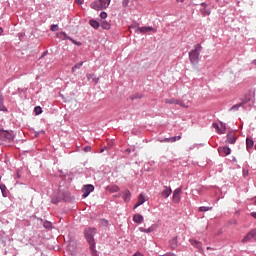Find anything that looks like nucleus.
Returning a JSON list of instances; mask_svg holds the SVG:
<instances>
[{
	"mask_svg": "<svg viewBox=\"0 0 256 256\" xmlns=\"http://www.w3.org/2000/svg\"><path fill=\"white\" fill-rule=\"evenodd\" d=\"M177 1V3H183V1H185V0H176Z\"/></svg>",
	"mask_w": 256,
	"mask_h": 256,
	"instance_id": "nucleus-45",
	"label": "nucleus"
},
{
	"mask_svg": "<svg viewBox=\"0 0 256 256\" xmlns=\"http://www.w3.org/2000/svg\"><path fill=\"white\" fill-rule=\"evenodd\" d=\"M251 217H253L254 219H256V212H251Z\"/></svg>",
	"mask_w": 256,
	"mask_h": 256,
	"instance_id": "nucleus-40",
	"label": "nucleus"
},
{
	"mask_svg": "<svg viewBox=\"0 0 256 256\" xmlns=\"http://www.w3.org/2000/svg\"><path fill=\"white\" fill-rule=\"evenodd\" d=\"M95 229L94 228H86L84 230V235L91 247V249H93V247H95V239L93 237H95Z\"/></svg>",
	"mask_w": 256,
	"mask_h": 256,
	"instance_id": "nucleus-3",
	"label": "nucleus"
},
{
	"mask_svg": "<svg viewBox=\"0 0 256 256\" xmlns=\"http://www.w3.org/2000/svg\"><path fill=\"white\" fill-rule=\"evenodd\" d=\"M141 233H153V231H155V227L151 226L150 228L146 229L143 227L139 228Z\"/></svg>",
	"mask_w": 256,
	"mask_h": 256,
	"instance_id": "nucleus-16",
	"label": "nucleus"
},
{
	"mask_svg": "<svg viewBox=\"0 0 256 256\" xmlns=\"http://www.w3.org/2000/svg\"><path fill=\"white\" fill-rule=\"evenodd\" d=\"M252 239L256 241V228L250 230L249 233L244 236V238L242 239V243H249V241H251Z\"/></svg>",
	"mask_w": 256,
	"mask_h": 256,
	"instance_id": "nucleus-6",
	"label": "nucleus"
},
{
	"mask_svg": "<svg viewBox=\"0 0 256 256\" xmlns=\"http://www.w3.org/2000/svg\"><path fill=\"white\" fill-rule=\"evenodd\" d=\"M127 152H128V153H131V149H127Z\"/></svg>",
	"mask_w": 256,
	"mask_h": 256,
	"instance_id": "nucleus-49",
	"label": "nucleus"
},
{
	"mask_svg": "<svg viewBox=\"0 0 256 256\" xmlns=\"http://www.w3.org/2000/svg\"><path fill=\"white\" fill-rule=\"evenodd\" d=\"M3 34V28L0 27V35Z\"/></svg>",
	"mask_w": 256,
	"mask_h": 256,
	"instance_id": "nucleus-46",
	"label": "nucleus"
},
{
	"mask_svg": "<svg viewBox=\"0 0 256 256\" xmlns=\"http://www.w3.org/2000/svg\"><path fill=\"white\" fill-rule=\"evenodd\" d=\"M254 205H256V200L254 201Z\"/></svg>",
	"mask_w": 256,
	"mask_h": 256,
	"instance_id": "nucleus-51",
	"label": "nucleus"
},
{
	"mask_svg": "<svg viewBox=\"0 0 256 256\" xmlns=\"http://www.w3.org/2000/svg\"><path fill=\"white\" fill-rule=\"evenodd\" d=\"M200 12L202 15H211V11H208L207 8H202Z\"/></svg>",
	"mask_w": 256,
	"mask_h": 256,
	"instance_id": "nucleus-28",
	"label": "nucleus"
},
{
	"mask_svg": "<svg viewBox=\"0 0 256 256\" xmlns=\"http://www.w3.org/2000/svg\"><path fill=\"white\" fill-rule=\"evenodd\" d=\"M218 153L221 155V157H227V155H231V148L227 146L219 147Z\"/></svg>",
	"mask_w": 256,
	"mask_h": 256,
	"instance_id": "nucleus-8",
	"label": "nucleus"
},
{
	"mask_svg": "<svg viewBox=\"0 0 256 256\" xmlns=\"http://www.w3.org/2000/svg\"><path fill=\"white\" fill-rule=\"evenodd\" d=\"M171 193H173V190H171V188L165 186L164 190L161 192V197H163L164 199H167V197L171 196Z\"/></svg>",
	"mask_w": 256,
	"mask_h": 256,
	"instance_id": "nucleus-10",
	"label": "nucleus"
},
{
	"mask_svg": "<svg viewBox=\"0 0 256 256\" xmlns=\"http://www.w3.org/2000/svg\"><path fill=\"white\" fill-rule=\"evenodd\" d=\"M145 201H147V199H145V195L140 194L138 196V201H137L136 205H134V209H137V207H140V205H143V203H145Z\"/></svg>",
	"mask_w": 256,
	"mask_h": 256,
	"instance_id": "nucleus-12",
	"label": "nucleus"
},
{
	"mask_svg": "<svg viewBox=\"0 0 256 256\" xmlns=\"http://www.w3.org/2000/svg\"><path fill=\"white\" fill-rule=\"evenodd\" d=\"M253 145H254L253 139L247 138L246 139V149H247V151H251V149H253Z\"/></svg>",
	"mask_w": 256,
	"mask_h": 256,
	"instance_id": "nucleus-14",
	"label": "nucleus"
},
{
	"mask_svg": "<svg viewBox=\"0 0 256 256\" xmlns=\"http://www.w3.org/2000/svg\"><path fill=\"white\" fill-rule=\"evenodd\" d=\"M248 173H249V172L243 170V175H244V177H247Z\"/></svg>",
	"mask_w": 256,
	"mask_h": 256,
	"instance_id": "nucleus-41",
	"label": "nucleus"
},
{
	"mask_svg": "<svg viewBox=\"0 0 256 256\" xmlns=\"http://www.w3.org/2000/svg\"><path fill=\"white\" fill-rule=\"evenodd\" d=\"M161 143H175V138H164L163 140H161Z\"/></svg>",
	"mask_w": 256,
	"mask_h": 256,
	"instance_id": "nucleus-21",
	"label": "nucleus"
},
{
	"mask_svg": "<svg viewBox=\"0 0 256 256\" xmlns=\"http://www.w3.org/2000/svg\"><path fill=\"white\" fill-rule=\"evenodd\" d=\"M62 35H63L64 37H67V34H65V33H62Z\"/></svg>",
	"mask_w": 256,
	"mask_h": 256,
	"instance_id": "nucleus-48",
	"label": "nucleus"
},
{
	"mask_svg": "<svg viewBox=\"0 0 256 256\" xmlns=\"http://www.w3.org/2000/svg\"><path fill=\"white\" fill-rule=\"evenodd\" d=\"M101 27H102V29L109 30V29H111V24H110L109 22L103 20V21L101 22Z\"/></svg>",
	"mask_w": 256,
	"mask_h": 256,
	"instance_id": "nucleus-17",
	"label": "nucleus"
},
{
	"mask_svg": "<svg viewBox=\"0 0 256 256\" xmlns=\"http://www.w3.org/2000/svg\"><path fill=\"white\" fill-rule=\"evenodd\" d=\"M165 103L168 105H177L178 100L177 99H165Z\"/></svg>",
	"mask_w": 256,
	"mask_h": 256,
	"instance_id": "nucleus-19",
	"label": "nucleus"
},
{
	"mask_svg": "<svg viewBox=\"0 0 256 256\" xmlns=\"http://www.w3.org/2000/svg\"><path fill=\"white\" fill-rule=\"evenodd\" d=\"M130 29H135L136 33H149L153 31L154 33H157V29L151 27V26H144V27H135V26H130Z\"/></svg>",
	"mask_w": 256,
	"mask_h": 256,
	"instance_id": "nucleus-5",
	"label": "nucleus"
},
{
	"mask_svg": "<svg viewBox=\"0 0 256 256\" xmlns=\"http://www.w3.org/2000/svg\"><path fill=\"white\" fill-rule=\"evenodd\" d=\"M87 79L91 78V74H86Z\"/></svg>",
	"mask_w": 256,
	"mask_h": 256,
	"instance_id": "nucleus-44",
	"label": "nucleus"
},
{
	"mask_svg": "<svg viewBox=\"0 0 256 256\" xmlns=\"http://www.w3.org/2000/svg\"><path fill=\"white\" fill-rule=\"evenodd\" d=\"M203 50V46L201 44L195 45V49L189 52V60L192 65H197L199 63V55H201V51Z\"/></svg>",
	"mask_w": 256,
	"mask_h": 256,
	"instance_id": "nucleus-1",
	"label": "nucleus"
},
{
	"mask_svg": "<svg viewBox=\"0 0 256 256\" xmlns=\"http://www.w3.org/2000/svg\"><path fill=\"white\" fill-rule=\"evenodd\" d=\"M212 127L219 133V135H223L225 133V128L221 130V128H219V124L217 123H213Z\"/></svg>",
	"mask_w": 256,
	"mask_h": 256,
	"instance_id": "nucleus-15",
	"label": "nucleus"
},
{
	"mask_svg": "<svg viewBox=\"0 0 256 256\" xmlns=\"http://www.w3.org/2000/svg\"><path fill=\"white\" fill-rule=\"evenodd\" d=\"M176 105H180V107H185V103L181 102L178 100V103H176Z\"/></svg>",
	"mask_w": 256,
	"mask_h": 256,
	"instance_id": "nucleus-37",
	"label": "nucleus"
},
{
	"mask_svg": "<svg viewBox=\"0 0 256 256\" xmlns=\"http://www.w3.org/2000/svg\"><path fill=\"white\" fill-rule=\"evenodd\" d=\"M84 151L85 153H89V151H91V146L84 147Z\"/></svg>",
	"mask_w": 256,
	"mask_h": 256,
	"instance_id": "nucleus-36",
	"label": "nucleus"
},
{
	"mask_svg": "<svg viewBox=\"0 0 256 256\" xmlns=\"http://www.w3.org/2000/svg\"><path fill=\"white\" fill-rule=\"evenodd\" d=\"M105 150L104 149H102L101 151H100V153H103Z\"/></svg>",
	"mask_w": 256,
	"mask_h": 256,
	"instance_id": "nucleus-50",
	"label": "nucleus"
},
{
	"mask_svg": "<svg viewBox=\"0 0 256 256\" xmlns=\"http://www.w3.org/2000/svg\"><path fill=\"white\" fill-rule=\"evenodd\" d=\"M0 189L2 191V194L5 195V191H7V187L5 186V184H1Z\"/></svg>",
	"mask_w": 256,
	"mask_h": 256,
	"instance_id": "nucleus-34",
	"label": "nucleus"
},
{
	"mask_svg": "<svg viewBox=\"0 0 256 256\" xmlns=\"http://www.w3.org/2000/svg\"><path fill=\"white\" fill-rule=\"evenodd\" d=\"M249 101H251V96L246 95L245 98L242 100L241 104L245 105V104L249 103Z\"/></svg>",
	"mask_w": 256,
	"mask_h": 256,
	"instance_id": "nucleus-25",
	"label": "nucleus"
},
{
	"mask_svg": "<svg viewBox=\"0 0 256 256\" xmlns=\"http://www.w3.org/2000/svg\"><path fill=\"white\" fill-rule=\"evenodd\" d=\"M169 243H170L171 249H176L177 248V238L176 237L172 238Z\"/></svg>",
	"mask_w": 256,
	"mask_h": 256,
	"instance_id": "nucleus-18",
	"label": "nucleus"
},
{
	"mask_svg": "<svg viewBox=\"0 0 256 256\" xmlns=\"http://www.w3.org/2000/svg\"><path fill=\"white\" fill-rule=\"evenodd\" d=\"M227 141L228 143H235V141H237V136L235 135V132L233 131H230L228 134H227Z\"/></svg>",
	"mask_w": 256,
	"mask_h": 256,
	"instance_id": "nucleus-11",
	"label": "nucleus"
},
{
	"mask_svg": "<svg viewBox=\"0 0 256 256\" xmlns=\"http://www.w3.org/2000/svg\"><path fill=\"white\" fill-rule=\"evenodd\" d=\"M76 3H78V5H81L83 2H81V0H75Z\"/></svg>",
	"mask_w": 256,
	"mask_h": 256,
	"instance_id": "nucleus-43",
	"label": "nucleus"
},
{
	"mask_svg": "<svg viewBox=\"0 0 256 256\" xmlns=\"http://www.w3.org/2000/svg\"><path fill=\"white\" fill-rule=\"evenodd\" d=\"M181 193H182L181 188H177V189L174 190V192H173V203H179V201H181Z\"/></svg>",
	"mask_w": 256,
	"mask_h": 256,
	"instance_id": "nucleus-9",
	"label": "nucleus"
},
{
	"mask_svg": "<svg viewBox=\"0 0 256 256\" xmlns=\"http://www.w3.org/2000/svg\"><path fill=\"white\" fill-rule=\"evenodd\" d=\"M133 256H143L140 252H136Z\"/></svg>",
	"mask_w": 256,
	"mask_h": 256,
	"instance_id": "nucleus-42",
	"label": "nucleus"
},
{
	"mask_svg": "<svg viewBox=\"0 0 256 256\" xmlns=\"http://www.w3.org/2000/svg\"><path fill=\"white\" fill-rule=\"evenodd\" d=\"M239 107H243V104L240 103V104L234 105V106L231 108V111H237V110L239 109Z\"/></svg>",
	"mask_w": 256,
	"mask_h": 256,
	"instance_id": "nucleus-29",
	"label": "nucleus"
},
{
	"mask_svg": "<svg viewBox=\"0 0 256 256\" xmlns=\"http://www.w3.org/2000/svg\"><path fill=\"white\" fill-rule=\"evenodd\" d=\"M45 55H47V52H44V53L42 54V57H45Z\"/></svg>",
	"mask_w": 256,
	"mask_h": 256,
	"instance_id": "nucleus-47",
	"label": "nucleus"
},
{
	"mask_svg": "<svg viewBox=\"0 0 256 256\" xmlns=\"http://www.w3.org/2000/svg\"><path fill=\"white\" fill-rule=\"evenodd\" d=\"M191 245H194V247H200L201 243L196 240H190Z\"/></svg>",
	"mask_w": 256,
	"mask_h": 256,
	"instance_id": "nucleus-31",
	"label": "nucleus"
},
{
	"mask_svg": "<svg viewBox=\"0 0 256 256\" xmlns=\"http://www.w3.org/2000/svg\"><path fill=\"white\" fill-rule=\"evenodd\" d=\"M175 141H180L181 136H174Z\"/></svg>",
	"mask_w": 256,
	"mask_h": 256,
	"instance_id": "nucleus-39",
	"label": "nucleus"
},
{
	"mask_svg": "<svg viewBox=\"0 0 256 256\" xmlns=\"http://www.w3.org/2000/svg\"><path fill=\"white\" fill-rule=\"evenodd\" d=\"M50 29H51V31H53V32L59 31V26H58L57 24H53Z\"/></svg>",
	"mask_w": 256,
	"mask_h": 256,
	"instance_id": "nucleus-32",
	"label": "nucleus"
},
{
	"mask_svg": "<svg viewBox=\"0 0 256 256\" xmlns=\"http://www.w3.org/2000/svg\"><path fill=\"white\" fill-rule=\"evenodd\" d=\"M201 6L204 7L203 9H207V4L205 2H202Z\"/></svg>",
	"mask_w": 256,
	"mask_h": 256,
	"instance_id": "nucleus-38",
	"label": "nucleus"
},
{
	"mask_svg": "<svg viewBox=\"0 0 256 256\" xmlns=\"http://www.w3.org/2000/svg\"><path fill=\"white\" fill-rule=\"evenodd\" d=\"M43 227H45V229H51L52 224H51V222L46 221L43 223Z\"/></svg>",
	"mask_w": 256,
	"mask_h": 256,
	"instance_id": "nucleus-30",
	"label": "nucleus"
},
{
	"mask_svg": "<svg viewBox=\"0 0 256 256\" xmlns=\"http://www.w3.org/2000/svg\"><path fill=\"white\" fill-rule=\"evenodd\" d=\"M111 5V0H98L94 1L90 4L91 9L95 11H103V9H107Z\"/></svg>",
	"mask_w": 256,
	"mask_h": 256,
	"instance_id": "nucleus-2",
	"label": "nucleus"
},
{
	"mask_svg": "<svg viewBox=\"0 0 256 256\" xmlns=\"http://www.w3.org/2000/svg\"><path fill=\"white\" fill-rule=\"evenodd\" d=\"M133 221H134V223H138V224L143 223V221H144L143 215H141V214H135V215L133 216Z\"/></svg>",
	"mask_w": 256,
	"mask_h": 256,
	"instance_id": "nucleus-13",
	"label": "nucleus"
},
{
	"mask_svg": "<svg viewBox=\"0 0 256 256\" xmlns=\"http://www.w3.org/2000/svg\"><path fill=\"white\" fill-rule=\"evenodd\" d=\"M100 17L101 19H107V12H101Z\"/></svg>",
	"mask_w": 256,
	"mask_h": 256,
	"instance_id": "nucleus-35",
	"label": "nucleus"
},
{
	"mask_svg": "<svg viewBox=\"0 0 256 256\" xmlns=\"http://www.w3.org/2000/svg\"><path fill=\"white\" fill-rule=\"evenodd\" d=\"M211 209H213V207L201 206L199 208V211L200 212H205V211H211Z\"/></svg>",
	"mask_w": 256,
	"mask_h": 256,
	"instance_id": "nucleus-27",
	"label": "nucleus"
},
{
	"mask_svg": "<svg viewBox=\"0 0 256 256\" xmlns=\"http://www.w3.org/2000/svg\"><path fill=\"white\" fill-rule=\"evenodd\" d=\"M131 199V192L129 190H126L124 201H129Z\"/></svg>",
	"mask_w": 256,
	"mask_h": 256,
	"instance_id": "nucleus-26",
	"label": "nucleus"
},
{
	"mask_svg": "<svg viewBox=\"0 0 256 256\" xmlns=\"http://www.w3.org/2000/svg\"><path fill=\"white\" fill-rule=\"evenodd\" d=\"M3 96L0 95V111H7V108H5V105H3Z\"/></svg>",
	"mask_w": 256,
	"mask_h": 256,
	"instance_id": "nucleus-23",
	"label": "nucleus"
},
{
	"mask_svg": "<svg viewBox=\"0 0 256 256\" xmlns=\"http://www.w3.org/2000/svg\"><path fill=\"white\" fill-rule=\"evenodd\" d=\"M15 135L7 130H0V141L10 142L13 141Z\"/></svg>",
	"mask_w": 256,
	"mask_h": 256,
	"instance_id": "nucleus-4",
	"label": "nucleus"
},
{
	"mask_svg": "<svg viewBox=\"0 0 256 256\" xmlns=\"http://www.w3.org/2000/svg\"><path fill=\"white\" fill-rule=\"evenodd\" d=\"M93 191H95V186L91 185V184H88V185H85L82 189V197H84V199L86 197H89V194L93 193Z\"/></svg>",
	"mask_w": 256,
	"mask_h": 256,
	"instance_id": "nucleus-7",
	"label": "nucleus"
},
{
	"mask_svg": "<svg viewBox=\"0 0 256 256\" xmlns=\"http://www.w3.org/2000/svg\"><path fill=\"white\" fill-rule=\"evenodd\" d=\"M81 67H83V62L77 63V64L72 68V73H75V71H77V69H81Z\"/></svg>",
	"mask_w": 256,
	"mask_h": 256,
	"instance_id": "nucleus-22",
	"label": "nucleus"
},
{
	"mask_svg": "<svg viewBox=\"0 0 256 256\" xmlns=\"http://www.w3.org/2000/svg\"><path fill=\"white\" fill-rule=\"evenodd\" d=\"M90 25L93 27V29H99V22L96 20H90Z\"/></svg>",
	"mask_w": 256,
	"mask_h": 256,
	"instance_id": "nucleus-20",
	"label": "nucleus"
},
{
	"mask_svg": "<svg viewBox=\"0 0 256 256\" xmlns=\"http://www.w3.org/2000/svg\"><path fill=\"white\" fill-rule=\"evenodd\" d=\"M110 191H111V193H117L119 191V188H118V186H112L110 188Z\"/></svg>",
	"mask_w": 256,
	"mask_h": 256,
	"instance_id": "nucleus-33",
	"label": "nucleus"
},
{
	"mask_svg": "<svg viewBox=\"0 0 256 256\" xmlns=\"http://www.w3.org/2000/svg\"><path fill=\"white\" fill-rule=\"evenodd\" d=\"M34 113H35L36 115H41V114L43 113V109H42L40 106H36V107L34 108Z\"/></svg>",
	"mask_w": 256,
	"mask_h": 256,
	"instance_id": "nucleus-24",
	"label": "nucleus"
}]
</instances>
